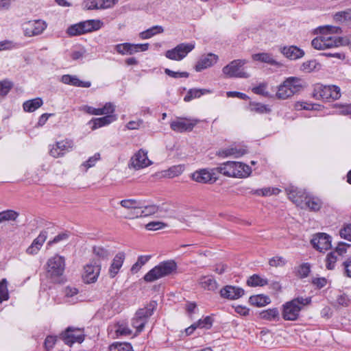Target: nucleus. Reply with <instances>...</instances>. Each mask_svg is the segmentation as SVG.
Instances as JSON below:
<instances>
[{
	"label": "nucleus",
	"mask_w": 351,
	"mask_h": 351,
	"mask_svg": "<svg viewBox=\"0 0 351 351\" xmlns=\"http://www.w3.org/2000/svg\"><path fill=\"white\" fill-rule=\"evenodd\" d=\"M99 20H88L69 26L66 34L71 36H76L99 29L101 27Z\"/></svg>",
	"instance_id": "obj_5"
},
{
	"label": "nucleus",
	"mask_w": 351,
	"mask_h": 351,
	"mask_svg": "<svg viewBox=\"0 0 351 351\" xmlns=\"http://www.w3.org/2000/svg\"><path fill=\"white\" fill-rule=\"evenodd\" d=\"M65 266L66 263L64 256L56 254L49 258L45 265L47 277L52 280H56L63 275Z\"/></svg>",
	"instance_id": "obj_4"
},
{
	"label": "nucleus",
	"mask_w": 351,
	"mask_h": 351,
	"mask_svg": "<svg viewBox=\"0 0 351 351\" xmlns=\"http://www.w3.org/2000/svg\"><path fill=\"white\" fill-rule=\"evenodd\" d=\"M60 82L66 85L80 88H89L91 86L90 81H83L80 80L77 75L69 74L62 75Z\"/></svg>",
	"instance_id": "obj_23"
},
{
	"label": "nucleus",
	"mask_w": 351,
	"mask_h": 351,
	"mask_svg": "<svg viewBox=\"0 0 351 351\" xmlns=\"http://www.w3.org/2000/svg\"><path fill=\"white\" fill-rule=\"evenodd\" d=\"M268 284L266 278H263L257 274L251 276L247 280V285L250 287H263Z\"/></svg>",
	"instance_id": "obj_37"
},
{
	"label": "nucleus",
	"mask_w": 351,
	"mask_h": 351,
	"mask_svg": "<svg viewBox=\"0 0 351 351\" xmlns=\"http://www.w3.org/2000/svg\"><path fill=\"white\" fill-rule=\"evenodd\" d=\"M247 62L245 59L234 60L222 69V73L228 78H247L250 75L244 68Z\"/></svg>",
	"instance_id": "obj_6"
},
{
	"label": "nucleus",
	"mask_w": 351,
	"mask_h": 351,
	"mask_svg": "<svg viewBox=\"0 0 351 351\" xmlns=\"http://www.w3.org/2000/svg\"><path fill=\"white\" fill-rule=\"evenodd\" d=\"M198 284L202 289L209 291H215L219 287L218 282L211 275L200 276L198 279Z\"/></svg>",
	"instance_id": "obj_26"
},
{
	"label": "nucleus",
	"mask_w": 351,
	"mask_h": 351,
	"mask_svg": "<svg viewBox=\"0 0 351 351\" xmlns=\"http://www.w3.org/2000/svg\"><path fill=\"white\" fill-rule=\"evenodd\" d=\"M278 317H279V312L276 308H269L267 310L263 311L260 313V317L261 319L268 320V321L274 320L276 318H278Z\"/></svg>",
	"instance_id": "obj_39"
},
{
	"label": "nucleus",
	"mask_w": 351,
	"mask_h": 351,
	"mask_svg": "<svg viewBox=\"0 0 351 351\" xmlns=\"http://www.w3.org/2000/svg\"><path fill=\"white\" fill-rule=\"evenodd\" d=\"M43 104L41 98L36 97L25 101L23 104V110L25 112H32L39 108Z\"/></svg>",
	"instance_id": "obj_31"
},
{
	"label": "nucleus",
	"mask_w": 351,
	"mask_h": 351,
	"mask_svg": "<svg viewBox=\"0 0 351 351\" xmlns=\"http://www.w3.org/2000/svg\"><path fill=\"white\" fill-rule=\"evenodd\" d=\"M120 204L121 206L128 209L141 208L143 207V204L141 201L135 199H123L120 202Z\"/></svg>",
	"instance_id": "obj_42"
},
{
	"label": "nucleus",
	"mask_w": 351,
	"mask_h": 351,
	"mask_svg": "<svg viewBox=\"0 0 351 351\" xmlns=\"http://www.w3.org/2000/svg\"><path fill=\"white\" fill-rule=\"evenodd\" d=\"M210 91L208 89H202V88H191L189 89L187 92L186 95L184 97V101L186 102H189L193 99L199 98L202 95L209 93Z\"/></svg>",
	"instance_id": "obj_33"
},
{
	"label": "nucleus",
	"mask_w": 351,
	"mask_h": 351,
	"mask_svg": "<svg viewBox=\"0 0 351 351\" xmlns=\"http://www.w3.org/2000/svg\"><path fill=\"white\" fill-rule=\"evenodd\" d=\"M47 237L46 231H42L38 236L34 239L32 244L27 248L26 253L29 255H35L38 253Z\"/></svg>",
	"instance_id": "obj_24"
},
{
	"label": "nucleus",
	"mask_w": 351,
	"mask_h": 351,
	"mask_svg": "<svg viewBox=\"0 0 351 351\" xmlns=\"http://www.w3.org/2000/svg\"><path fill=\"white\" fill-rule=\"evenodd\" d=\"M302 88L301 79L289 77L278 86L275 97L278 99L285 100L298 93Z\"/></svg>",
	"instance_id": "obj_3"
},
{
	"label": "nucleus",
	"mask_w": 351,
	"mask_h": 351,
	"mask_svg": "<svg viewBox=\"0 0 351 351\" xmlns=\"http://www.w3.org/2000/svg\"><path fill=\"white\" fill-rule=\"evenodd\" d=\"M19 214L13 210H6L0 212V223L7 221H15Z\"/></svg>",
	"instance_id": "obj_40"
},
{
	"label": "nucleus",
	"mask_w": 351,
	"mask_h": 351,
	"mask_svg": "<svg viewBox=\"0 0 351 351\" xmlns=\"http://www.w3.org/2000/svg\"><path fill=\"white\" fill-rule=\"evenodd\" d=\"M58 337L56 335L47 336L44 341L45 349L47 351H50L53 349L58 341Z\"/></svg>",
	"instance_id": "obj_50"
},
{
	"label": "nucleus",
	"mask_w": 351,
	"mask_h": 351,
	"mask_svg": "<svg viewBox=\"0 0 351 351\" xmlns=\"http://www.w3.org/2000/svg\"><path fill=\"white\" fill-rule=\"evenodd\" d=\"M165 73L173 77V78H181V77H188L189 76V73L188 72H179V71H173L170 70L169 69H165Z\"/></svg>",
	"instance_id": "obj_57"
},
{
	"label": "nucleus",
	"mask_w": 351,
	"mask_h": 351,
	"mask_svg": "<svg viewBox=\"0 0 351 351\" xmlns=\"http://www.w3.org/2000/svg\"><path fill=\"white\" fill-rule=\"evenodd\" d=\"M313 95L317 99L326 101L337 99L341 96L340 88L335 85L326 86L317 84L314 87Z\"/></svg>",
	"instance_id": "obj_7"
},
{
	"label": "nucleus",
	"mask_w": 351,
	"mask_h": 351,
	"mask_svg": "<svg viewBox=\"0 0 351 351\" xmlns=\"http://www.w3.org/2000/svg\"><path fill=\"white\" fill-rule=\"evenodd\" d=\"M280 51L283 56L291 60L300 59L305 55L304 50L295 45L282 47H280Z\"/></svg>",
	"instance_id": "obj_22"
},
{
	"label": "nucleus",
	"mask_w": 351,
	"mask_h": 351,
	"mask_svg": "<svg viewBox=\"0 0 351 351\" xmlns=\"http://www.w3.org/2000/svg\"><path fill=\"white\" fill-rule=\"evenodd\" d=\"M13 87V84L8 80L0 81V99L5 97Z\"/></svg>",
	"instance_id": "obj_45"
},
{
	"label": "nucleus",
	"mask_w": 351,
	"mask_h": 351,
	"mask_svg": "<svg viewBox=\"0 0 351 351\" xmlns=\"http://www.w3.org/2000/svg\"><path fill=\"white\" fill-rule=\"evenodd\" d=\"M289 199L292 201L297 206L304 208L305 202L308 194L306 191L297 188L291 187L287 189Z\"/></svg>",
	"instance_id": "obj_19"
},
{
	"label": "nucleus",
	"mask_w": 351,
	"mask_h": 351,
	"mask_svg": "<svg viewBox=\"0 0 351 351\" xmlns=\"http://www.w3.org/2000/svg\"><path fill=\"white\" fill-rule=\"evenodd\" d=\"M17 47V44L13 43L11 40H5L0 41V51L4 50H11Z\"/></svg>",
	"instance_id": "obj_58"
},
{
	"label": "nucleus",
	"mask_w": 351,
	"mask_h": 351,
	"mask_svg": "<svg viewBox=\"0 0 351 351\" xmlns=\"http://www.w3.org/2000/svg\"><path fill=\"white\" fill-rule=\"evenodd\" d=\"M69 238L68 234L63 232L56 236L53 240L48 242L49 245H51L54 243H57L61 241L66 240Z\"/></svg>",
	"instance_id": "obj_62"
},
{
	"label": "nucleus",
	"mask_w": 351,
	"mask_h": 351,
	"mask_svg": "<svg viewBox=\"0 0 351 351\" xmlns=\"http://www.w3.org/2000/svg\"><path fill=\"white\" fill-rule=\"evenodd\" d=\"M252 58L255 61L265 62L271 65L278 64V62L273 58L272 55L267 53H256L252 56Z\"/></svg>",
	"instance_id": "obj_35"
},
{
	"label": "nucleus",
	"mask_w": 351,
	"mask_h": 351,
	"mask_svg": "<svg viewBox=\"0 0 351 351\" xmlns=\"http://www.w3.org/2000/svg\"><path fill=\"white\" fill-rule=\"evenodd\" d=\"M177 263L173 260L161 262L155 266V280L176 273Z\"/></svg>",
	"instance_id": "obj_15"
},
{
	"label": "nucleus",
	"mask_w": 351,
	"mask_h": 351,
	"mask_svg": "<svg viewBox=\"0 0 351 351\" xmlns=\"http://www.w3.org/2000/svg\"><path fill=\"white\" fill-rule=\"evenodd\" d=\"M322 206V202L317 197L308 195L305 202L304 203V208H308L312 211H318Z\"/></svg>",
	"instance_id": "obj_30"
},
{
	"label": "nucleus",
	"mask_w": 351,
	"mask_h": 351,
	"mask_svg": "<svg viewBox=\"0 0 351 351\" xmlns=\"http://www.w3.org/2000/svg\"><path fill=\"white\" fill-rule=\"evenodd\" d=\"M311 271V265L308 263H302L297 269V275L301 278H306Z\"/></svg>",
	"instance_id": "obj_49"
},
{
	"label": "nucleus",
	"mask_w": 351,
	"mask_h": 351,
	"mask_svg": "<svg viewBox=\"0 0 351 351\" xmlns=\"http://www.w3.org/2000/svg\"><path fill=\"white\" fill-rule=\"evenodd\" d=\"M9 298L8 281L5 278H3L0 281V302L8 300Z\"/></svg>",
	"instance_id": "obj_46"
},
{
	"label": "nucleus",
	"mask_w": 351,
	"mask_h": 351,
	"mask_svg": "<svg viewBox=\"0 0 351 351\" xmlns=\"http://www.w3.org/2000/svg\"><path fill=\"white\" fill-rule=\"evenodd\" d=\"M101 156L99 153H95L93 156L90 157L87 160L83 162L82 165L86 169H89L95 165L100 160Z\"/></svg>",
	"instance_id": "obj_52"
},
{
	"label": "nucleus",
	"mask_w": 351,
	"mask_h": 351,
	"mask_svg": "<svg viewBox=\"0 0 351 351\" xmlns=\"http://www.w3.org/2000/svg\"><path fill=\"white\" fill-rule=\"evenodd\" d=\"M280 190L274 187H265L261 189L254 190L252 193L261 196H269L271 195H277L280 193Z\"/></svg>",
	"instance_id": "obj_43"
},
{
	"label": "nucleus",
	"mask_w": 351,
	"mask_h": 351,
	"mask_svg": "<svg viewBox=\"0 0 351 351\" xmlns=\"http://www.w3.org/2000/svg\"><path fill=\"white\" fill-rule=\"evenodd\" d=\"M117 116H104L99 118H93L90 120V123H92L91 130H95L98 128L107 126L114 121H117Z\"/></svg>",
	"instance_id": "obj_29"
},
{
	"label": "nucleus",
	"mask_w": 351,
	"mask_h": 351,
	"mask_svg": "<svg viewBox=\"0 0 351 351\" xmlns=\"http://www.w3.org/2000/svg\"><path fill=\"white\" fill-rule=\"evenodd\" d=\"M197 122L195 119L178 117L171 122L170 127L175 132H184L191 131Z\"/></svg>",
	"instance_id": "obj_16"
},
{
	"label": "nucleus",
	"mask_w": 351,
	"mask_h": 351,
	"mask_svg": "<svg viewBox=\"0 0 351 351\" xmlns=\"http://www.w3.org/2000/svg\"><path fill=\"white\" fill-rule=\"evenodd\" d=\"M93 252L95 256L99 260H106L109 256V252L102 246H94Z\"/></svg>",
	"instance_id": "obj_44"
},
{
	"label": "nucleus",
	"mask_w": 351,
	"mask_h": 351,
	"mask_svg": "<svg viewBox=\"0 0 351 351\" xmlns=\"http://www.w3.org/2000/svg\"><path fill=\"white\" fill-rule=\"evenodd\" d=\"M251 304L256 306H263L270 303L271 300L268 296L264 295H253L249 300Z\"/></svg>",
	"instance_id": "obj_36"
},
{
	"label": "nucleus",
	"mask_w": 351,
	"mask_h": 351,
	"mask_svg": "<svg viewBox=\"0 0 351 351\" xmlns=\"http://www.w3.org/2000/svg\"><path fill=\"white\" fill-rule=\"evenodd\" d=\"M104 0H85L84 8L86 10L103 9Z\"/></svg>",
	"instance_id": "obj_47"
},
{
	"label": "nucleus",
	"mask_w": 351,
	"mask_h": 351,
	"mask_svg": "<svg viewBox=\"0 0 351 351\" xmlns=\"http://www.w3.org/2000/svg\"><path fill=\"white\" fill-rule=\"evenodd\" d=\"M185 167L183 165H173L167 170L163 171L162 176L173 178L181 175L184 171Z\"/></svg>",
	"instance_id": "obj_34"
},
{
	"label": "nucleus",
	"mask_w": 351,
	"mask_h": 351,
	"mask_svg": "<svg viewBox=\"0 0 351 351\" xmlns=\"http://www.w3.org/2000/svg\"><path fill=\"white\" fill-rule=\"evenodd\" d=\"M153 313L154 306L152 304L137 311L135 317L132 320V325L136 329V332L138 333L143 330L145 325L147 322L148 318Z\"/></svg>",
	"instance_id": "obj_10"
},
{
	"label": "nucleus",
	"mask_w": 351,
	"mask_h": 351,
	"mask_svg": "<svg viewBox=\"0 0 351 351\" xmlns=\"http://www.w3.org/2000/svg\"><path fill=\"white\" fill-rule=\"evenodd\" d=\"M74 143L71 139L66 138L51 145L49 154L53 158H60L66 153L70 152L73 147Z\"/></svg>",
	"instance_id": "obj_13"
},
{
	"label": "nucleus",
	"mask_w": 351,
	"mask_h": 351,
	"mask_svg": "<svg viewBox=\"0 0 351 351\" xmlns=\"http://www.w3.org/2000/svg\"><path fill=\"white\" fill-rule=\"evenodd\" d=\"M311 303V297H297L285 302L282 306V315L284 319L297 320L300 313L304 308Z\"/></svg>",
	"instance_id": "obj_2"
},
{
	"label": "nucleus",
	"mask_w": 351,
	"mask_h": 351,
	"mask_svg": "<svg viewBox=\"0 0 351 351\" xmlns=\"http://www.w3.org/2000/svg\"><path fill=\"white\" fill-rule=\"evenodd\" d=\"M116 333L117 336H128L132 335V330L128 327V326L121 324L119 325L117 328Z\"/></svg>",
	"instance_id": "obj_59"
},
{
	"label": "nucleus",
	"mask_w": 351,
	"mask_h": 351,
	"mask_svg": "<svg viewBox=\"0 0 351 351\" xmlns=\"http://www.w3.org/2000/svg\"><path fill=\"white\" fill-rule=\"evenodd\" d=\"M250 107L252 111L258 113H265L269 112V109L267 108L266 105L259 103H252L250 104Z\"/></svg>",
	"instance_id": "obj_54"
},
{
	"label": "nucleus",
	"mask_w": 351,
	"mask_h": 351,
	"mask_svg": "<svg viewBox=\"0 0 351 351\" xmlns=\"http://www.w3.org/2000/svg\"><path fill=\"white\" fill-rule=\"evenodd\" d=\"M152 255H141L138 257L136 262L132 266L130 271L132 274L138 273L141 267L144 266L151 258Z\"/></svg>",
	"instance_id": "obj_32"
},
{
	"label": "nucleus",
	"mask_w": 351,
	"mask_h": 351,
	"mask_svg": "<svg viewBox=\"0 0 351 351\" xmlns=\"http://www.w3.org/2000/svg\"><path fill=\"white\" fill-rule=\"evenodd\" d=\"M295 108L298 110H313V105L304 101H298L295 104Z\"/></svg>",
	"instance_id": "obj_61"
},
{
	"label": "nucleus",
	"mask_w": 351,
	"mask_h": 351,
	"mask_svg": "<svg viewBox=\"0 0 351 351\" xmlns=\"http://www.w3.org/2000/svg\"><path fill=\"white\" fill-rule=\"evenodd\" d=\"M47 23L43 20L28 21L25 24L24 32L27 36H37L43 32L47 28Z\"/></svg>",
	"instance_id": "obj_18"
},
{
	"label": "nucleus",
	"mask_w": 351,
	"mask_h": 351,
	"mask_svg": "<svg viewBox=\"0 0 351 351\" xmlns=\"http://www.w3.org/2000/svg\"><path fill=\"white\" fill-rule=\"evenodd\" d=\"M109 351H133V348L129 343L114 342L109 346Z\"/></svg>",
	"instance_id": "obj_41"
},
{
	"label": "nucleus",
	"mask_w": 351,
	"mask_h": 351,
	"mask_svg": "<svg viewBox=\"0 0 351 351\" xmlns=\"http://www.w3.org/2000/svg\"><path fill=\"white\" fill-rule=\"evenodd\" d=\"M244 295V290L239 287L226 285L220 290L221 298L228 300H237Z\"/></svg>",
	"instance_id": "obj_21"
},
{
	"label": "nucleus",
	"mask_w": 351,
	"mask_h": 351,
	"mask_svg": "<svg viewBox=\"0 0 351 351\" xmlns=\"http://www.w3.org/2000/svg\"><path fill=\"white\" fill-rule=\"evenodd\" d=\"M191 178L197 182L206 184L213 180V173L206 169H202L193 173Z\"/></svg>",
	"instance_id": "obj_28"
},
{
	"label": "nucleus",
	"mask_w": 351,
	"mask_h": 351,
	"mask_svg": "<svg viewBox=\"0 0 351 351\" xmlns=\"http://www.w3.org/2000/svg\"><path fill=\"white\" fill-rule=\"evenodd\" d=\"M267 84L265 83L260 84L258 86L254 87L252 91L256 95H263L264 97H270L269 93L266 90Z\"/></svg>",
	"instance_id": "obj_55"
},
{
	"label": "nucleus",
	"mask_w": 351,
	"mask_h": 351,
	"mask_svg": "<svg viewBox=\"0 0 351 351\" xmlns=\"http://www.w3.org/2000/svg\"><path fill=\"white\" fill-rule=\"evenodd\" d=\"M218 173L230 178H243L248 177L251 173V167L243 162L228 161L221 164L215 169Z\"/></svg>",
	"instance_id": "obj_1"
},
{
	"label": "nucleus",
	"mask_w": 351,
	"mask_h": 351,
	"mask_svg": "<svg viewBox=\"0 0 351 351\" xmlns=\"http://www.w3.org/2000/svg\"><path fill=\"white\" fill-rule=\"evenodd\" d=\"M64 343L71 347L74 343H82L85 339L83 329L72 326L67 327L59 336Z\"/></svg>",
	"instance_id": "obj_8"
},
{
	"label": "nucleus",
	"mask_w": 351,
	"mask_h": 351,
	"mask_svg": "<svg viewBox=\"0 0 351 351\" xmlns=\"http://www.w3.org/2000/svg\"><path fill=\"white\" fill-rule=\"evenodd\" d=\"M337 257L335 255V252L329 253L326 258V266L328 269H332L335 267V263Z\"/></svg>",
	"instance_id": "obj_56"
},
{
	"label": "nucleus",
	"mask_w": 351,
	"mask_h": 351,
	"mask_svg": "<svg viewBox=\"0 0 351 351\" xmlns=\"http://www.w3.org/2000/svg\"><path fill=\"white\" fill-rule=\"evenodd\" d=\"M149 43L132 44L124 43L118 44L115 46V49L121 55H132L134 53L145 51L149 49Z\"/></svg>",
	"instance_id": "obj_14"
},
{
	"label": "nucleus",
	"mask_w": 351,
	"mask_h": 351,
	"mask_svg": "<svg viewBox=\"0 0 351 351\" xmlns=\"http://www.w3.org/2000/svg\"><path fill=\"white\" fill-rule=\"evenodd\" d=\"M101 271V265L93 260L84 267L82 279L85 283L90 284L97 281Z\"/></svg>",
	"instance_id": "obj_11"
},
{
	"label": "nucleus",
	"mask_w": 351,
	"mask_h": 351,
	"mask_svg": "<svg viewBox=\"0 0 351 351\" xmlns=\"http://www.w3.org/2000/svg\"><path fill=\"white\" fill-rule=\"evenodd\" d=\"M125 258L123 252H118L114 257L110 266L108 273L111 278H114L121 268Z\"/></svg>",
	"instance_id": "obj_25"
},
{
	"label": "nucleus",
	"mask_w": 351,
	"mask_h": 351,
	"mask_svg": "<svg viewBox=\"0 0 351 351\" xmlns=\"http://www.w3.org/2000/svg\"><path fill=\"white\" fill-rule=\"evenodd\" d=\"M285 263L286 261L282 256H274L269 261V264L271 267L283 266Z\"/></svg>",
	"instance_id": "obj_60"
},
{
	"label": "nucleus",
	"mask_w": 351,
	"mask_h": 351,
	"mask_svg": "<svg viewBox=\"0 0 351 351\" xmlns=\"http://www.w3.org/2000/svg\"><path fill=\"white\" fill-rule=\"evenodd\" d=\"M131 165L136 169L145 168L152 162L147 157V153L143 149H140L131 158Z\"/></svg>",
	"instance_id": "obj_20"
},
{
	"label": "nucleus",
	"mask_w": 351,
	"mask_h": 351,
	"mask_svg": "<svg viewBox=\"0 0 351 351\" xmlns=\"http://www.w3.org/2000/svg\"><path fill=\"white\" fill-rule=\"evenodd\" d=\"M317 64L315 60H308L302 63L300 69L304 72L311 73L315 70Z\"/></svg>",
	"instance_id": "obj_53"
},
{
	"label": "nucleus",
	"mask_w": 351,
	"mask_h": 351,
	"mask_svg": "<svg viewBox=\"0 0 351 351\" xmlns=\"http://www.w3.org/2000/svg\"><path fill=\"white\" fill-rule=\"evenodd\" d=\"M231 148L233 149L232 156L235 158L241 157L247 153L246 149L243 147H231Z\"/></svg>",
	"instance_id": "obj_63"
},
{
	"label": "nucleus",
	"mask_w": 351,
	"mask_h": 351,
	"mask_svg": "<svg viewBox=\"0 0 351 351\" xmlns=\"http://www.w3.org/2000/svg\"><path fill=\"white\" fill-rule=\"evenodd\" d=\"M311 243L317 250L324 252L331 247V237L326 233L319 232L313 235Z\"/></svg>",
	"instance_id": "obj_17"
},
{
	"label": "nucleus",
	"mask_w": 351,
	"mask_h": 351,
	"mask_svg": "<svg viewBox=\"0 0 351 351\" xmlns=\"http://www.w3.org/2000/svg\"><path fill=\"white\" fill-rule=\"evenodd\" d=\"M195 48L194 43H180L173 49L167 50L165 56L172 60L180 61Z\"/></svg>",
	"instance_id": "obj_9"
},
{
	"label": "nucleus",
	"mask_w": 351,
	"mask_h": 351,
	"mask_svg": "<svg viewBox=\"0 0 351 351\" xmlns=\"http://www.w3.org/2000/svg\"><path fill=\"white\" fill-rule=\"evenodd\" d=\"M64 293L66 297L71 298L78 293V289L75 287L68 286L64 288Z\"/></svg>",
	"instance_id": "obj_64"
},
{
	"label": "nucleus",
	"mask_w": 351,
	"mask_h": 351,
	"mask_svg": "<svg viewBox=\"0 0 351 351\" xmlns=\"http://www.w3.org/2000/svg\"><path fill=\"white\" fill-rule=\"evenodd\" d=\"M213 319L210 316H206L195 322L197 328L209 329L212 327Z\"/></svg>",
	"instance_id": "obj_48"
},
{
	"label": "nucleus",
	"mask_w": 351,
	"mask_h": 351,
	"mask_svg": "<svg viewBox=\"0 0 351 351\" xmlns=\"http://www.w3.org/2000/svg\"><path fill=\"white\" fill-rule=\"evenodd\" d=\"M339 235L342 239L351 241V223L343 225L339 231Z\"/></svg>",
	"instance_id": "obj_51"
},
{
	"label": "nucleus",
	"mask_w": 351,
	"mask_h": 351,
	"mask_svg": "<svg viewBox=\"0 0 351 351\" xmlns=\"http://www.w3.org/2000/svg\"><path fill=\"white\" fill-rule=\"evenodd\" d=\"M171 209V205L167 202H161L155 204V214L158 217H165Z\"/></svg>",
	"instance_id": "obj_38"
},
{
	"label": "nucleus",
	"mask_w": 351,
	"mask_h": 351,
	"mask_svg": "<svg viewBox=\"0 0 351 351\" xmlns=\"http://www.w3.org/2000/svg\"><path fill=\"white\" fill-rule=\"evenodd\" d=\"M82 110L90 115L117 116L115 114L116 106L112 102H106L101 108L84 105L82 107Z\"/></svg>",
	"instance_id": "obj_12"
},
{
	"label": "nucleus",
	"mask_w": 351,
	"mask_h": 351,
	"mask_svg": "<svg viewBox=\"0 0 351 351\" xmlns=\"http://www.w3.org/2000/svg\"><path fill=\"white\" fill-rule=\"evenodd\" d=\"M218 60V56L213 53H208L206 56H203L197 62L195 65V71L197 72L202 71L208 67L215 64Z\"/></svg>",
	"instance_id": "obj_27"
}]
</instances>
